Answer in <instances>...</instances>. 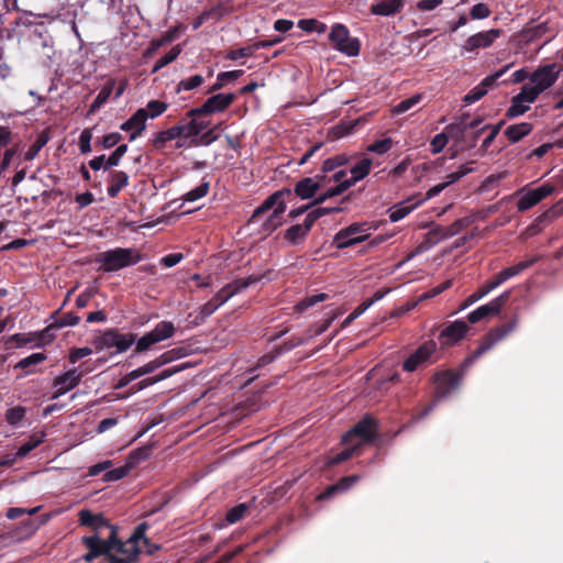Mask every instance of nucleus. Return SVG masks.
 I'll return each mask as SVG.
<instances>
[{
	"instance_id": "obj_1",
	"label": "nucleus",
	"mask_w": 563,
	"mask_h": 563,
	"mask_svg": "<svg viewBox=\"0 0 563 563\" xmlns=\"http://www.w3.org/2000/svg\"><path fill=\"white\" fill-rule=\"evenodd\" d=\"M80 526L92 530L91 536L81 538V543L88 549L82 556L85 562H92L103 553H108L113 544L119 543L118 527L111 525L102 514H93L88 509L78 512Z\"/></svg>"
},
{
	"instance_id": "obj_2",
	"label": "nucleus",
	"mask_w": 563,
	"mask_h": 563,
	"mask_svg": "<svg viewBox=\"0 0 563 563\" xmlns=\"http://www.w3.org/2000/svg\"><path fill=\"white\" fill-rule=\"evenodd\" d=\"M291 200L292 194L289 188L273 192L254 210L250 222L255 223L260 217L273 209L271 216L262 224V232L271 234L283 224L282 216L286 210V203Z\"/></svg>"
},
{
	"instance_id": "obj_3",
	"label": "nucleus",
	"mask_w": 563,
	"mask_h": 563,
	"mask_svg": "<svg viewBox=\"0 0 563 563\" xmlns=\"http://www.w3.org/2000/svg\"><path fill=\"white\" fill-rule=\"evenodd\" d=\"M142 260L143 255L136 249L115 247L99 253L95 262L99 264V272L113 273L133 266Z\"/></svg>"
},
{
	"instance_id": "obj_4",
	"label": "nucleus",
	"mask_w": 563,
	"mask_h": 563,
	"mask_svg": "<svg viewBox=\"0 0 563 563\" xmlns=\"http://www.w3.org/2000/svg\"><path fill=\"white\" fill-rule=\"evenodd\" d=\"M145 528L144 525H137L128 540L119 539L120 544L111 545L109 552L102 554L106 556L107 563H136V550L132 543L142 538Z\"/></svg>"
},
{
	"instance_id": "obj_5",
	"label": "nucleus",
	"mask_w": 563,
	"mask_h": 563,
	"mask_svg": "<svg viewBox=\"0 0 563 563\" xmlns=\"http://www.w3.org/2000/svg\"><path fill=\"white\" fill-rule=\"evenodd\" d=\"M518 321V317L514 316L508 322L490 329L488 333L483 336L479 345L466 357L465 363H473L488 352L497 342L505 339L517 328Z\"/></svg>"
},
{
	"instance_id": "obj_6",
	"label": "nucleus",
	"mask_w": 563,
	"mask_h": 563,
	"mask_svg": "<svg viewBox=\"0 0 563 563\" xmlns=\"http://www.w3.org/2000/svg\"><path fill=\"white\" fill-rule=\"evenodd\" d=\"M377 434V420L367 415L342 437V443L358 442L360 448H362L364 444L374 441Z\"/></svg>"
},
{
	"instance_id": "obj_7",
	"label": "nucleus",
	"mask_w": 563,
	"mask_h": 563,
	"mask_svg": "<svg viewBox=\"0 0 563 563\" xmlns=\"http://www.w3.org/2000/svg\"><path fill=\"white\" fill-rule=\"evenodd\" d=\"M134 333H120L118 329H108L93 340L97 350L115 347L118 353L125 352L135 342Z\"/></svg>"
},
{
	"instance_id": "obj_8",
	"label": "nucleus",
	"mask_w": 563,
	"mask_h": 563,
	"mask_svg": "<svg viewBox=\"0 0 563 563\" xmlns=\"http://www.w3.org/2000/svg\"><path fill=\"white\" fill-rule=\"evenodd\" d=\"M329 41L333 48L347 56L360 54V41L356 37H351L350 31L344 24L336 23L332 26Z\"/></svg>"
},
{
	"instance_id": "obj_9",
	"label": "nucleus",
	"mask_w": 563,
	"mask_h": 563,
	"mask_svg": "<svg viewBox=\"0 0 563 563\" xmlns=\"http://www.w3.org/2000/svg\"><path fill=\"white\" fill-rule=\"evenodd\" d=\"M235 93H217L209 97L200 107L190 109L188 115H209L224 112L235 101Z\"/></svg>"
},
{
	"instance_id": "obj_10",
	"label": "nucleus",
	"mask_w": 563,
	"mask_h": 563,
	"mask_svg": "<svg viewBox=\"0 0 563 563\" xmlns=\"http://www.w3.org/2000/svg\"><path fill=\"white\" fill-rule=\"evenodd\" d=\"M462 374L452 369L441 371L433 375L435 398L442 399L459 388Z\"/></svg>"
},
{
	"instance_id": "obj_11",
	"label": "nucleus",
	"mask_w": 563,
	"mask_h": 563,
	"mask_svg": "<svg viewBox=\"0 0 563 563\" xmlns=\"http://www.w3.org/2000/svg\"><path fill=\"white\" fill-rule=\"evenodd\" d=\"M435 351L437 343L433 340L426 341L404 361L402 369L409 373L415 372L429 363Z\"/></svg>"
},
{
	"instance_id": "obj_12",
	"label": "nucleus",
	"mask_w": 563,
	"mask_h": 563,
	"mask_svg": "<svg viewBox=\"0 0 563 563\" xmlns=\"http://www.w3.org/2000/svg\"><path fill=\"white\" fill-rule=\"evenodd\" d=\"M562 67L556 63L539 66L530 76V82L543 92L554 85Z\"/></svg>"
},
{
	"instance_id": "obj_13",
	"label": "nucleus",
	"mask_w": 563,
	"mask_h": 563,
	"mask_svg": "<svg viewBox=\"0 0 563 563\" xmlns=\"http://www.w3.org/2000/svg\"><path fill=\"white\" fill-rule=\"evenodd\" d=\"M510 295L511 290H506L488 303L478 307L467 314V321L470 323H477L486 317L499 314L501 309L508 302Z\"/></svg>"
},
{
	"instance_id": "obj_14",
	"label": "nucleus",
	"mask_w": 563,
	"mask_h": 563,
	"mask_svg": "<svg viewBox=\"0 0 563 563\" xmlns=\"http://www.w3.org/2000/svg\"><path fill=\"white\" fill-rule=\"evenodd\" d=\"M84 373L79 372L78 368H71L64 374L57 376L53 380V388L54 391L51 396L52 399H57L60 396L65 395L69 390L77 387L81 379H82Z\"/></svg>"
},
{
	"instance_id": "obj_15",
	"label": "nucleus",
	"mask_w": 563,
	"mask_h": 563,
	"mask_svg": "<svg viewBox=\"0 0 563 563\" xmlns=\"http://www.w3.org/2000/svg\"><path fill=\"white\" fill-rule=\"evenodd\" d=\"M500 29H490L488 31L478 32L470 36L462 46L465 52H474L478 48L490 47L494 42L501 35Z\"/></svg>"
},
{
	"instance_id": "obj_16",
	"label": "nucleus",
	"mask_w": 563,
	"mask_h": 563,
	"mask_svg": "<svg viewBox=\"0 0 563 563\" xmlns=\"http://www.w3.org/2000/svg\"><path fill=\"white\" fill-rule=\"evenodd\" d=\"M554 191L552 185H542L536 189L529 190L519 199L517 207L520 212L527 211L538 205L544 198L549 197Z\"/></svg>"
},
{
	"instance_id": "obj_17",
	"label": "nucleus",
	"mask_w": 563,
	"mask_h": 563,
	"mask_svg": "<svg viewBox=\"0 0 563 563\" xmlns=\"http://www.w3.org/2000/svg\"><path fill=\"white\" fill-rule=\"evenodd\" d=\"M468 331V325L464 320H456L450 324H448L439 335L440 343L442 345H453L460 340H462L466 332Z\"/></svg>"
},
{
	"instance_id": "obj_18",
	"label": "nucleus",
	"mask_w": 563,
	"mask_h": 563,
	"mask_svg": "<svg viewBox=\"0 0 563 563\" xmlns=\"http://www.w3.org/2000/svg\"><path fill=\"white\" fill-rule=\"evenodd\" d=\"M147 110L137 109L136 112L120 125V129L125 132H131L130 142L136 140L142 135L146 129Z\"/></svg>"
},
{
	"instance_id": "obj_19",
	"label": "nucleus",
	"mask_w": 563,
	"mask_h": 563,
	"mask_svg": "<svg viewBox=\"0 0 563 563\" xmlns=\"http://www.w3.org/2000/svg\"><path fill=\"white\" fill-rule=\"evenodd\" d=\"M311 219L306 214V218L302 223H297L290 225L284 233V240L287 241L291 245H298L303 243L312 227Z\"/></svg>"
},
{
	"instance_id": "obj_20",
	"label": "nucleus",
	"mask_w": 563,
	"mask_h": 563,
	"mask_svg": "<svg viewBox=\"0 0 563 563\" xmlns=\"http://www.w3.org/2000/svg\"><path fill=\"white\" fill-rule=\"evenodd\" d=\"M187 118L190 120L181 119L178 124L184 130L183 137L185 139H196L198 137L203 130L208 128L210 124L209 121L201 119L202 115H188Z\"/></svg>"
},
{
	"instance_id": "obj_21",
	"label": "nucleus",
	"mask_w": 563,
	"mask_h": 563,
	"mask_svg": "<svg viewBox=\"0 0 563 563\" xmlns=\"http://www.w3.org/2000/svg\"><path fill=\"white\" fill-rule=\"evenodd\" d=\"M540 260V256H533L527 261L519 262L518 264L504 268L500 271L494 278V283L499 287L501 284H504L506 280H508L511 277H515L519 275L525 269L531 267L533 264H536Z\"/></svg>"
},
{
	"instance_id": "obj_22",
	"label": "nucleus",
	"mask_w": 563,
	"mask_h": 563,
	"mask_svg": "<svg viewBox=\"0 0 563 563\" xmlns=\"http://www.w3.org/2000/svg\"><path fill=\"white\" fill-rule=\"evenodd\" d=\"M55 330H58V328L55 325L54 321L47 325L44 330H42L38 333L34 334V339L31 336H27L24 333H16L12 336V340L16 341L19 344H26L32 341H40L37 345H43L46 343H51L55 339Z\"/></svg>"
},
{
	"instance_id": "obj_23",
	"label": "nucleus",
	"mask_w": 563,
	"mask_h": 563,
	"mask_svg": "<svg viewBox=\"0 0 563 563\" xmlns=\"http://www.w3.org/2000/svg\"><path fill=\"white\" fill-rule=\"evenodd\" d=\"M318 185L312 177H303L298 180L294 190H291L292 197H298L302 200L314 198L318 192Z\"/></svg>"
},
{
	"instance_id": "obj_24",
	"label": "nucleus",
	"mask_w": 563,
	"mask_h": 563,
	"mask_svg": "<svg viewBox=\"0 0 563 563\" xmlns=\"http://www.w3.org/2000/svg\"><path fill=\"white\" fill-rule=\"evenodd\" d=\"M404 8V0H379L371 5V13L388 16L400 12Z\"/></svg>"
},
{
	"instance_id": "obj_25",
	"label": "nucleus",
	"mask_w": 563,
	"mask_h": 563,
	"mask_svg": "<svg viewBox=\"0 0 563 563\" xmlns=\"http://www.w3.org/2000/svg\"><path fill=\"white\" fill-rule=\"evenodd\" d=\"M108 181V196L110 198H115L120 191L129 185V175L122 170H112L109 174Z\"/></svg>"
},
{
	"instance_id": "obj_26",
	"label": "nucleus",
	"mask_w": 563,
	"mask_h": 563,
	"mask_svg": "<svg viewBox=\"0 0 563 563\" xmlns=\"http://www.w3.org/2000/svg\"><path fill=\"white\" fill-rule=\"evenodd\" d=\"M114 86H115V80L114 79H109L106 82V85L101 88V90L99 91V93L97 95V97L95 98L92 103L90 104V107L88 109V112H87V117H90V115L95 114L97 111H99V109L110 98V96H111V93L113 91Z\"/></svg>"
},
{
	"instance_id": "obj_27",
	"label": "nucleus",
	"mask_w": 563,
	"mask_h": 563,
	"mask_svg": "<svg viewBox=\"0 0 563 563\" xmlns=\"http://www.w3.org/2000/svg\"><path fill=\"white\" fill-rule=\"evenodd\" d=\"M533 130V124L530 122H521L518 124L509 125L504 134L510 143H517L525 136L529 135Z\"/></svg>"
},
{
	"instance_id": "obj_28",
	"label": "nucleus",
	"mask_w": 563,
	"mask_h": 563,
	"mask_svg": "<svg viewBox=\"0 0 563 563\" xmlns=\"http://www.w3.org/2000/svg\"><path fill=\"white\" fill-rule=\"evenodd\" d=\"M183 134L184 130L177 123L176 125L167 130L156 133L153 140V145L155 148L161 150L165 146L167 142L176 140L178 137H183Z\"/></svg>"
},
{
	"instance_id": "obj_29",
	"label": "nucleus",
	"mask_w": 563,
	"mask_h": 563,
	"mask_svg": "<svg viewBox=\"0 0 563 563\" xmlns=\"http://www.w3.org/2000/svg\"><path fill=\"white\" fill-rule=\"evenodd\" d=\"M140 525H144L146 528L142 533V538L136 539L134 543H132L136 550V558L139 559L140 554L143 552L147 554H154L156 551L161 549L159 545L151 542V540L146 537V531L150 529V525L146 521L141 522Z\"/></svg>"
},
{
	"instance_id": "obj_30",
	"label": "nucleus",
	"mask_w": 563,
	"mask_h": 563,
	"mask_svg": "<svg viewBox=\"0 0 563 563\" xmlns=\"http://www.w3.org/2000/svg\"><path fill=\"white\" fill-rule=\"evenodd\" d=\"M47 358L45 353L38 352L33 353L22 360H20L15 365V369H22L24 375H30L35 372L34 366L44 362Z\"/></svg>"
},
{
	"instance_id": "obj_31",
	"label": "nucleus",
	"mask_w": 563,
	"mask_h": 563,
	"mask_svg": "<svg viewBox=\"0 0 563 563\" xmlns=\"http://www.w3.org/2000/svg\"><path fill=\"white\" fill-rule=\"evenodd\" d=\"M365 225L366 223L354 222L349 227L341 229L338 233H335L333 238V244L336 249H339L340 243L347 242L350 238H355L356 234L363 233L365 231Z\"/></svg>"
},
{
	"instance_id": "obj_32",
	"label": "nucleus",
	"mask_w": 563,
	"mask_h": 563,
	"mask_svg": "<svg viewBox=\"0 0 563 563\" xmlns=\"http://www.w3.org/2000/svg\"><path fill=\"white\" fill-rule=\"evenodd\" d=\"M244 74V70L236 69L219 73L216 82L208 89L207 93L221 90L228 82L234 81Z\"/></svg>"
},
{
	"instance_id": "obj_33",
	"label": "nucleus",
	"mask_w": 563,
	"mask_h": 563,
	"mask_svg": "<svg viewBox=\"0 0 563 563\" xmlns=\"http://www.w3.org/2000/svg\"><path fill=\"white\" fill-rule=\"evenodd\" d=\"M345 448L329 460V465L341 464L351 459L361 448L358 442L342 443Z\"/></svg>"
},
{
	"instance_id": "obj_34",
	"label": "nucleus",
	"mask_w": 563,
	"mask_h": 563,
	"mask_svg": "<svg viewBox=\"0 0 563 563\" xmlns=\"http://www.w3.org/2000/svg\"><path fill=\"white\" fill-rule=\"evenodd\" d=\"M372 164H373L372 159L368 157H365L351 168L352 176L347 179L350 181H353V186L357 181L364 179L369 174Z\"/></svg>"
},
{
	"instance_id": "obj_35",
	"label": "nucleus",
	"mask_w": 563,
	"mask_h": 563,
	"mask_svg": "<svg viewBox=\"0 0 563 563\" xmlns=\"http://www.w3.org/2000/svg\"><path fill=\"white\" fill-rule=\"evenodd\" d=\"M49 130H43L36 137L35 142L29 147V150L24 154L25 161L34 159L38 152L48 143L49 141Z\"/></svg>"
},
{
	"instance_id": "obj_36",
	"label": "nucleus",
	"mask_w": 563,
	"mask_h": 563,
	"mask_svg": "<svg viewBox=\"0 0 563 563\" xmlns=\"http://www.w3.org/2000/svg\"><path fill=\"white\" fill-rule=\"evenodd\" d=\"M466 119H470V114L468 113L462 114L457 122L450 123L449 125L445 126L444 133H446L457 140L463 139L465 136V134L467 133L466 125H465Z\"/></svg>"
},
{
	"instance_id": "obj_37",
	"label": "nucleus",
	"mask_w": 563,
	"mask_h": 563,
	"mask_svg": "<svg viewBox=\"0 0 563 563\" xmlns=\"http://www.w3.org/2000/svg\"><path fill=\"white\" fill-rule=\"evenodd\" d=\"M496 288H497V285L494 283L493 279L485 282L483 285H481L478 287V289L474 294H472L467 297V299L465 300V302L463 303L461 309H464V308L468 307L470 305L476 302L477 300L485 297L486 295H488L490 291H493Z\"/></svg>"
},
{
	"instance_id": "obj_38",
	"label": "nucleus",
	"mask_w": 563,
	"mask_h": 563,
	"mask_svg": "<svg viewBox=\"0 0 563 563\" xmlns=\"http://www.w3.org/2000/svg\"><path fill=\"white\" fill-rule=\"evenodd\" d=\"M157 342L169 339L175 333V327L170 321H161L150 331Z\"/></svg>"
},
{
	"instance_id": "obj_39",
	"label": "nucleus",
	"mask_w": 563,
	"mask_h": 563,
	"mask_svg": "<svg viewBox=\"0 0 563 563\" xmlns=\"http://www.w3.org/2000/svg\"><path fill=\"white\" fill-rule=\"evenodd\" d=\"M563 214V200H560L555 205H553L550 209L540 214L536 220L533 225H542L547 222L552 221L553 219Z\"/></svg>"
},
{
	"instance_id": "obj_40",
	"label": "nucleus",
	"mask_w": 563,
	"mask_h": 563,
	"mask_svg": "<svg viewBox=\"0 0 563 563\" xmlns=\"http://www.w3.org/2000/svg\"><path fill=\"white\" fill-rule=\"evenodd\" d=\"M26 415V408L23 406H15L9 408L4 413L5 421L12 427H20Z\"/></svg>"
},
{
	"instance_id": "obj_41",
	"label": "nucleus",
	"mask_w": 563,
	"mask_h": 563,
	"mask_svg": "<svg viewBox=\"0 0 563 563\" xmlns=\"http://www.w3.org/2000/svg\"><path fill=\"white\" fill-rule=\"evenodd\" d=\"M540 93L542 92L539 91V89L533 84H525L521 87L520 92L516 95V100L532 103L538 99Z\"/></svg>"
},
{
	"instance_id": "obj_42",
	"label": "nucleus",
	"mask_w": 563,
	"mask_h": 563,
	"mask_svg": "<svg viewBox=\"0 0 563 563\" xmlns=\"http://www.w3.org/2000/svg\"><path fill=\"white\" fill-rule=\"evenodd\" d=\"M210 190V183L202 179L201 184L196 188L189 190L183 196L184 201L192 202L199 200L208 195Z\"/></svg>"
},
{
	"instance_id": "obj_43",
	"label": "nucleus",
	"mask_w": 563,
	"mask_h": 563,
	"mask_svg": "<svg viewBox=\"0 0 563 563\" xmlns=\"http://www.w3.org/2000/svg\"><path fill=\"white\" fill-rule=\"evenodd\" d=\"M298 27L305 32H317L319 34H323L328 29L325 23L317 19H301L298 21Z\"/></svg>"
},
{
	"instance_id": "obj_44",
	"label": "nucleus",
	"mask_w": 563,
	"mask_h": 563,
	"mask_svg": "<svg viewBox=\"0 0 563 563\" xmlns=\"http://www.w3.org/2000/svg\"><path fill=\"white\" fill-rule=\"evenodd\" d=\"M329 298L328 294L320 292L311 296H307L295 306L297 312H303L309 307H312L319 302H322Z\"/></svg>"
},
{
	"instance_id": "obj_45",
	"label": "nucleus",
	"mask_w": 563,
	"mask_h": 563,
	"mask_svg": "<svg viewBox=\"0 0 563 563\" xmlns=\"http://www.w3.org/2000/svg\"><path fill=\"white\" fill-rule=\"evenodd\" d=\"M44 438H45V433H41L40 437H37L35 434L32 435L26 443L22 444L18 449V451L15 452V456H18L20 459L25 457L31 451L36 449L44 441Z\"/></svg>"
},
{
	"instance_id": "obj_46",
	"label": "nucleus",
	"mask_w": 563,
	"mask_h": 563,
	"mask_svg": "<svg viewBox=\"0 0 563 563\" xmlns=\"http://www.w3.org/2000/svg\"><path fill=\"white\" fill-rule=\"evenodd\" d=\"M181 53L180 45L174 46L167 54L161 57L154 65L152 73H157L159 69L164 68L168 64L173 63Z\"/></svg>"
},
{
	"instance_id": "obj_47",
	"label": "nucleus",
	"mask_w": 563,
	"mask_h": 563,
	"mask_svg": "<svg viewBox=\"0 0 563 563\" xmlns=\"http://www.w3.org/2000/svg\"><path fill=\"white\" fill-rule=\"evenodd\" d=\"M134 467L133 462H126L123 466L108 471L104 474V481L114 482L125 477L130 471Z\"/></svg>"
},
{
	"instance_id": "obj_48",
	"label": "nucleus",
	"mask_w": 563,
	"mask_h": 563,
	"mask_svg": "<svg viewBox=\"0 0 563 563\" xmlns=\"http://www.w3.org/2000/svg\"><path fill=\"white\" fill-rule=\"evenodd\" d=\"M239 292L233 285V283L225 285L221 288L211 299L217 303L220 308L223 303H225L232 296Z\"/></svg>"
},
{
	"instance_id": "obj_49",
	"label": "nucleus",
	"mask_w": 563,
	"mask_h": 563,
	"mask_svg": "<svg viewBox=\"0 0 563 563\" xmlns=\"http://www.w3.org/2000/svg\"><path fill=\"white\" fill-rule=\"evenodd\" d=\"M218 309H219V307L217 306V303L212 299H210L209 301L203 303L199 308V312H198V314L195 318V321H194L195 325H199V324L203 323L205 320L208 317H210L212 313H214Z\"/></svg>"
},
{
	"instance_id": "obj_50",
	"label": "nucleus",
	"mask_w": 563,
	"mask_h": 563,
	"mask_svg": "<svg viewBox=\"0 0 563 563\" xmlns=\"http://www.w3.org/2000/svg\"><path fill=\"white\" fill-rule=\"evenodd\" d=\"M344 209L340 206H335V207H320V205L312 209L311 211H309L307 213V216L309 217V219H311L312 223L314 224L317 220H319L320 218L324 217V216H328V214H331V213H338V212H342Z\"/></svg>"
},
{
	"instance_id": "obj_51",
	"label": "nucleus",
	"mask_w": 563,
	"mask_h": 563,
	"mask_svg": "<svg viewBox=\"0 0 563 563\" xmlns=\"http://www.w3.org/2000/svg\"><path fill=\"white\" fill-rule=\"evenodd\" d=\"M187 355V352L184 347H175L172 350H168L161 354L156 360L159 362V367L168 364L175 360L181 358Z\"/></svg>"
},
{
	"instance_id": "obj_52",
	"label": "nucleus",
	"mask_w": 563,
	"mask_h": 563,
	"mask_svg": "<svg viewBox=\"0 0 563 563\" xmlns=\"http://www.w3.org/2000/svg\"><path fill=\"white\" fill-rule=\"evenodd\" d=\"M419 203L406 206L405 203H400L398 206H394L389 210V220L391 222H397L408 216Z\"/></svg>"
},
{
	"instance_id": "obj_53",
	"label": "nucleus",
	"mask_w": 563,
	"mask_h": 563,
	"mask_svg": "<svg viewBox=\"0 0 563 563\" xmlns=\"http://www.w3.org/2000/svg\"><path fill=\"white\" fill-rule=\"evenodd\" d=\"M292 347H294V345L283 344L280 346L274 349V351L264 354L263 356H261L258 358L257 367H263V366H266V365L271 364L283 352L290 351Z\"/></svg>"
},
{
	"instance_id": "obj_54",
	"label": "nucleus",
	"mask_w": 563,
	"mask_h": 563,
	"mask_svg": "<svg viewBox=\"0 0 563 563\" xmlns=\"http://www.w3.org/2000/svg\"><path fill=\"white\" fill-rule=\"evenodd\" d=\"M530 109V106L525 104L523 101H517L516 96L511 98V104L506 111L507 119H514L525 114Z\"/></svg>"
},
{
	"instance_id": "obj_55",
	"label": "nucleus",
	"mask_w": 563,
	"mask_h": 563,
	"mask_svg": "<svg viewBox=\"0 0 563 563\" xmlns=\"http://www.w3.org/2000/svg\"><path fill=\"white\" fill-rule=\"evenodd\" d=\"M472 223V219L470 217H464L455 220L450 225L445 227L446 236L452 238L459 234L462 230L466 229Z\"/></svg>"
},
{
	"instance_id": "obj_56",
	"label": "nucleus",
	"mask_w": 563,
	"mask_h": 563,
	"mask_svg": "<svg viewBox=\"0 0 563 563\" xmlns=\"http://www.w3.org/2000/svg\"><path fill=\"white\" fill-rule=\"evenodd\" d=\"M504 121H500L498 122L497 124L495 125H488V129L490 130L489 134L484 139L482 145H481V153L482 154H485L488 150V147L493 144V142L495 141L496 136L499 134L503 125H504Z\"/></svg>"
},
{
	"instance_id": "obj_57",
	"label": "nucleus",
	"mask_w": 563,
	"mask_h": 563,
	"mask_svg": "<svg viewBox=\"0 0 563 563\" xmlns=\"http://www.w3.org/2000/svg\"><path fill=\"white\" fill-rule=\"evenodd\" d=\"M168 108V104L161 100H151L146 104L147 118L155 119L163 114Z\"/></svg>"
},
{
	"instance_id": "obj_58",
	"label": "nucleus",
	"mask_w": 563,
	"mask_h": 563,
	"mask_svg": "<svg viewBox=\"0 0 563 563\" xmlns=\"http://www.w3.org/2000/svg\"><path fill=\"white\" fill-rule=\"evenodd\" d=\"M205 81L201 75H195L189 78L183 79L178 82L177 92L181 90H194L200 87Z\"/></svg>"
},
{
	"instance_id": "obj_59",
	"label": "nucleus",
	"mask_w": 563,
	"mask_h": 563,
	"mask_svg": "<svg viewBox=\"0 0 563 563\" xmlns=\"http://www.w3.org/2000/svg\"><path fill=\"white\" fill-rule=\"evenodd\" d=\"M216 129H217V126L200 134L198 137L192 139L190 141V145H192V146L210 145L218 139V134H216Z\"/></svg>"
},
{
	"instance_id": "obj_60",
	"label": "nucleus",
	"mask_w": 563,
	"mask_h": 563,
	"mask_svg": "<svg viewBox=\"0 0 563 563\" xmlns=\"http://www.w3.org/2000/svg\"><path fill=\"white\" fill-rule=\"evenodd\" d=\"M128 152V145L126 144H121L119 145L114 151L113 153L107 158L106 161V164H104V169H109L113 166H118L121 158L125 155V153Z\"/></svg>"
},
{
	"instance_id": "obj_61",
	"label": "nucleus",
	"mask_w": 563,
	"mask_h": 563,
	"mask_svg": "<svg viewBox=\"0 0 563 563\" xmlns=\"http://www.w3.org/2000/svg\"><path fill=\"white\" fill-rule=\"evenodd\" d=\"M393 140L390 137H386L383 140H378L367 146V151L376 154H385L393 147Z\"/></svg>"
},
{
	"instance_id": "obj_62",
	"label": "nucleus",
	"mask_w": 563,
	"mask_h": 563,
	"mask_svg": "<svg viewBox=\"0 0 563 563\" xmlns=\"http://www.w3.org/2000/svg\"><path fill=\"white\" fill-rule=\"evenodd\" d=\"M246 510H247V506L245 504H239V505L232 507L227 512L225 520L229 523H235V522L240 521L245 516Z\"/></svg>"
},
{
	"instance_id": "obj_63",
	"label": "nucleus",
	"mask_w": 563,
	"mask_h": 563,
	"mask_svg": "<svg viewBox=\"0 0 563 563\" xmlns=\"http://www.w3.org/2000/svg\"><path fill=\"white\" fill-rule=\"evenodd\" d=\"M421 100L420 95L411 96L410 98L401 100L397 106H395L393 112L395 114H401L410 110L413 106H416Z\"/></svg>"
},
{
	"instance_id": "obj_64",
	"label": "nucleus",
	"mask_w": 563,
	"mask_h": 563,
	"mask_svg": "<svg viewBox=\"0 0 563 563\" xmlns=\"http://www.w3.org/2000/svg\"><path fill=\"white\" fill-rule=\"evenodd\" d=\"M122 140V135L118 132H112L102 137L97 139L96 145H100L103 148H111L115 146Z\"/></svg>"
}]
</instances>
